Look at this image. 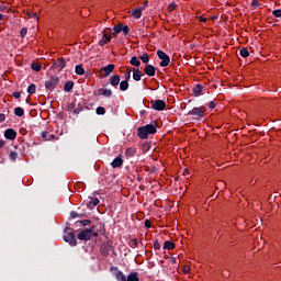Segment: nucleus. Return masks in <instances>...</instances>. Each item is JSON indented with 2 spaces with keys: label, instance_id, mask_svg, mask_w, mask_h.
Returning <instances> with one entry per match:
<instances>
[{
  "label": "nucleus",
  "instance_id": "38",
  "mask_svg": "<svg viewBox=\"0 0 281 281\" xmlns=\"http://www.w3.org/2000/svg\"><path fill=\"white\" fill-rule=\"evenodd\" d=\"M20 35H21V38H25V36L27 35V27H23V29L20 31Z\"/></svg>",
  "mask_w": 281,
  "mask_h": 281
},
{
  "label": "nucleus",
  "instance_id": "13",
  "mask_svg": "<svg viewBox=\"0 0 281 281\" xmlns=\"http://www.w3.org/2000/svg\"><path fill=\"white\" fill-rule=\"evenodd\" d=\"M122 164H124V160L122 159V156H117L112 162V168H121Z\"/></svg>",
  "mask_w": 281,
  "mask_h": 281
},
{
  "label": "nucleus",
  "instance_id": "24",
  "mask_svg": "<svg viewBox=\"0 0 281 281\" xmlns=\"http://www.w3.org/2000/svg\"><path fill=\"white\" fill-rule=\"evenodd\" d=\"M71 89H74V81H67L64 85V90L66 91V93H69V91H71Z\"/></svg>",
  "mask_w": 281,
  "mask_h": 281
},
{
  "label": "nucleus",
  "instance_id": "48",
  "mask_svg": "<svg viewBox=\"0 0 281 281\" xmlns=\"http://www.w3.org/2000/svg\"><path fill=\"white\" fill-rule=\"evenodd\" d=\"M199 21H201L202 23H207V19L203 18V15H200Z\"/></svg>",
  "mask_w": 281,
  "mask_h": 281
},
{
  "label": "nucleus",
  "instance_id": "5",
  "mask_svg": "<svg viewBox=\"0 0 281 281\" xmlns=\"http://www.w3.org/2000/svg\"><path fill=\"white\" fill-rule=\"evenodd\" d=\"M157 56L160 58V67H168L170 65V57L164 50H157Z\"/></svg>",
  "mask_w": 281,
  "mask_h": 281
},
{
  "label": "nucleus",
  "instance_id": "52",
  "mask_svg": "<svg viewBox=\"0 0 281 281\" xmlns=\"http://www.w3.org/2000/svg\"><path fill=\"white\" fill-rule=\"evenodd\" d=\"M217 186H222L223 188H225V182L220 181Z\"/></svg>",
  "mask_w": 281,
  "mask_h": 281
},
{
  "label": "nucleus",
  "instance_id": "29",
  "mask_svg": "<svg viewBox=\"0 0 281 281\" xmlns=\"http://www.w3.org/2000/svg\"><path fill=\"white\" fill-rule=\"evenodd\" d=\"M139 58L142 60V63H144L145 65L150 61V57L148 56L147 53H144Z\"/></svg>",
  "mask_w": 281,
  "mask_h": 281
},
{
  "label": "nucleus",
  "instance_id": "20",
  "mask_svg": "<svg viewBox=\"0 0 281 281\" xmlns=\"http://www.w3.org/2000/svg\"><path fill=\"white\" fill-rule=\"evenodd\" d=\"M126 281H139V274L137 272H132L126 277Z\"/></svg>",
  "mask_w": 281,
  "mask_h": 281
},
{
  "label": "nucleus",
  "instance_id": "43",
  "mask_svg": "<svg viewBox=\"0 0 281 281\" xmlns=\"http://www.w3.org/2000/svg\"><path fill=\"white\" fill-rule=\"evenodd\" d=\"M13 98H15V100H19V98H21V92L19 91L13 92Z\"/></svg>",
  "mask_w": 281,
  "mask_h": 281
},
{
  "label": "nucleus",
  "instance_id": "1",
  "mask_svg": "<svg viewBox=\"0 0 281 281\" xmlns=\"http://www.w3.org/2000/svg\"><path fill=\"white\" fill-rule=\"evenodd\" d=\"M157 127L153 124H147L143 127H138V137L140 139H148L149 135H155Z\"/></svg>",
  "mask_w": 281,
  "mask_h": 281
},
{
  "label": "nucleus",
  "instance_id": "56",
  "mask_svg": "<svg viewBox=\"0 0 281 281\" xmlns=\"http://www.w3.org/2000/svg\"><path fill=\"white\" fill-rule=\"evenodd\" d=\"M75 113H80V111H78V110H75Z\"/></svg>",
  "mask_w": 281,
  "mask_h": 281
},
{
  "label": "nucleus",
  "instance_id": "39",
  "mask_svg": "<svg viewBox=\"0 0 281 281\" xmlns=\"http://www.w3.org/2000/svg\"><path fill=\"white\" fill-rule=\"evenodd\" d=\"M47 135H49V133H47V132H42V138H43V139H54V135H50L49 138H47Z\"/></svg>",
  "mask_w": 281,
  "mask_h": 281
},
{
  "label": "nucleus",
  "instance_id": "3",
  "mask_svg": "<svg viewBox=\"0 0 281 281\" xmlns=\"http://www.w3.org/2000/svg\"><path fill=\"white\" fill-rule=\"evenodd\" d=\"M98 236V233H95V228L91 227V228H87L85 231H81L78 234V239L79 240H91V238Z\"/></svg>",
  "mask_w": 281,
  "mask_h": 281
},
{
  "label": "nucleus",
  "instance_id": "10",
  "mask_svg": "<svg viewBox=\"0 0 281 281\" xmlns=\"http://www.w3.org/2000/svg\"><path fill=\"white\" fill-rule=\"evenodd\" d=\"M120 75H114L110 77V85L114 87V89H117V87H120Z\"/></svg>",
  "mask_w": 281,
  "mask_h": 281
},
{
  "label": "nucleus",
  "instance_id": "2",
  "mask_svg": "<svg viewBox=\"0 0 281 281\" xmlns=\"http://www.w3.org/2000/svg\"><path fill=\"white\" fill-rule=\"evenodd\" d=\"M64 240L65 243H68L71 247H76V245H78L76 235L69 227H66V229L64 231Z\"/></svg>",
  "mask_w": 281,
  "mask_h": 281
},
{
  "label": "nucleus",
  "instance_id": "16",
  "mask_svg": "<svg viewBox=\"0 0 281 281\" xmlns=\"http://www.w3.org/2000/svg\"><path fill=\"white\" fill-rule=\"evenodd\" d=\"M109 42H111V35L103 34L102 38L99 41V45L104 47V45H106Z\"/></svg>",
  "mask_w": 281,
  "mask_h": 281
},
{
  "label": "nucleus",
  "instance_id": "34",
  "mask_svg": "<svg viewBox=\"0 0 281 281\" xmlns=\"http://www.w3.org/2000/svg\"><path fill=\"white\" fill-rule=\"evenodd\" d=\"M9 157H10L11 161H16L19 154L16 151H11Z\"/></svg>",
  "mask_w": 281,
  "mask_h": 281
},
{
  "label": "nucleus",
  "instance_id": "7",
  "mask_svg": "<svg viewBox=\"0 0 281 281\" xmlns=\"http://www.w3.org/2000/svg\"><path fill=\"white\" fill-rule=\"evenodd\" d=\"M64 67H66L65 59L59 58L53 64L52 69L58 74Z\"/></svg>",
  "mask_w": 281,
  "mask_h": 281
},
{
  "label": "nucleus",
  "instance_id": "54",
  "mask_svg": "<svg viewBox=\"0 0 281 281\" xmlns=\"http://www.w3.org/2000/svg\"><path fill=\"white\" fill-rule=\"evenodd\" d=\"M211 19L214 21V19H218V16H216V15H213Z\"/></svg>",
  "mask_w": 281,
  "mask_h": 281
},
{
  "label": "nucleus",
  "instance_id": "30",
  "mask_svg": "<svg viewBox=\"0 0 281 281\" xmlns=\"http://www.w3.org/2000/svg\"><path fill=\"white\" fill-rule=\"evenodd\" d=\"M119 85H120L121 91L128 90V82L126 80L121 81Z\"/></svg>",
  "mask_w": 281,
  "mask_h": 281
},
{
  "label": "nucleus",
  "instance_id": "6",
  "mask_svg": "<svg viewBox=\"0 0 281 281\" xmlns=\"http://www.w3.org/2000/svg\"><path fill=\"white\" fill-rule=\"evenodd\" d=\"M205 111V108H193L188 112V115H195V117H204Z\"/></svg>",
  "mask_w": 281,
  "mask_h": 281
},
{
  "label": "nucleus",
  "instance_id": "44",
  "mask_svg": "<svg viewBox=\"0 0 281 281\" xmlns=\"http://www.w3.org/2000/svg\"><path fill=\"white\" fill-rule=\"evenodd\" d=\"M209 109H216V103H214V101H210Z\"/></svg>",
  "mask_w": 281,
  "mask_h": 281
},
{
  "label": "nucleus",
  "instance_id": "32",
  "mask_svg": "<svg viewBox=\"0 0 281 281\" xmlns=\"http://www.w3.org/2000/svg\"><path fill=\"white\" fill-rule=\"evenodd\" d=\"M27 16H30V19H35V21H37L38 23V14L34 13V12H26Z\"/></svg>",
  "mask_w": 281,
  "mask_h": 281
},
{
  "label": "nucleus",
  "instance_id": "46",
  "mask_svg": "<svg viewBox=\"0 0 281 281\" xmlns=\"http://www.w3.org/2000/svg\"><path fill=\"white\" fill-rule=\"evenodd\" d=\"M145 227H147V228L153 227V224L150 223V221H148V220L145 221Z\"/></svg>",
  "mask_w": 281,
  "mask_h": 281
},
{
  "label": "nucleus",
  "instance_id": "55",
  "mask_svg": "<svg viewBox=\"0 0 281 281\" xmlns=\"http://www.w3.org/2000/svg\"><path fill=\"white\" fill-rule=\"evenodd\" d=\"M88 223H89V221H85V222H83V225H88Z\"/></svg>",
  "mask_w": 281,
  "mask_h": 281
},
{
  "label": "nucleus",
  "instance_id": "37",
  "mask_svg": "<svg viewBox=\"0 0 281 281\" xmlns=\"http://www.w3.org/2000/svg\"><path fill=\"white\" fill-rule=\"evenodd\" d=\"M175 10H177V4L173 2V3H170L169 5H168V11L169 12H175Z\"/></svg>",
  "mask_w": 281,
  "mask_h": 281
},
{
  "label": "nucleus",
  "instance_id": "25",
  "mask_svg": "<svg viewBox=\"0 0 281 281\" xmlns=\"http://www.w3.org/2000/svg\"><path fill=\"white\" fill-rule=\"evenodd\" d=\"M239 54L241 58H249V49H247V47L241 48Z\"/></svg>",
  "mask_w": 281,
  "mask_h": 281
},
{
  "label": "nucleus",
  "instance_id": "14",
  "mask_svg": "<svg viewBox=\"0 0 281 281\" xmlns=\"http://www.w3.org/2000/svg\"><path fill=\"white\" fill-rule=\"evenodd\" d=\"M135 155H137V148H135V147H128L125 150V157H127V159L131 157H135Z\"/></svg>",
  "mask_w": 281,
  "mask_h": 281
},
{
  "label": "nucleus",
  "instance_id": "57",
  "mask_svg": "<svg viewBox=\"0 0 281 281\" xmlns=\"http://www.w3.org/2000/svg\"><path fill=\"white\" fill-rule=\"evenodd\" d=\"M186 172H188V169H184V172H183V175H186Z\"/></svg>",
  "mask_w": 281,
  "mask_h": 281
},
{
  "label": "nucleus",
  "instance_id": "53",
  "mask_svg": "<svg viewBox=\"0 0 281 281\" xmlns=\"http://www.w3.org/2000/svg\"><path fill=\"white\" fill-rule=\"evenodd\" d=\"M135 247H137V239H133Z\"/></svg>",
  "mask_w": 281,
  "mask_h": 281
},
{
  "label": "nucleus",
  "instance_id": "12",
  "mask_svg": "<svg viewBox=\"0 0 281 281\" xmlns=\"http://www.w3.org/2000/svg\"><path fill=\"white\" fill-rule=\"evenodd\" d=\"M98 203H100V200L98 198H89V201L87 202V207L89 210H93V207H95Z\"/></svg>",
  "mask_w": 281,
  "mask_h": 281
},
{
  "label": "nucleus",
  "instance_id": "27",
  "mask_svg": "<svg viewBox=\"0 0 281 281\" xmlns=\"http://www.w3.org/2000/svg\"><path fill=\"white\" fill-rule=\"evenodd\" d=\"M101 94L104 95V98H111L113 95V91H111V89H102Z\"/></svg>",
  "mask_w": 281,
  "mask_h": 281
},
{
  "label": "nucleus",
  "instance_id": "26",
  "mask_svg": "<svg viewBox=\"0 0 281 281\" xmlns=\"http://www.w3.org/2000/svg\"><path fill=\"white\" fill-rule=\"evenodd\" d=\"M75 72H76L78 76H85V68L82 67V65L76 66Z\"/></svg>",
  "mask_w": 281,
  "mask_h": 281
},
{
  "label": "nucleus",
  "instance_id": "49",
  "mask_svg": "<svg viewBox=\"0 0 281 281\" xmlns=\"http://www.w3.org/2000/svg\"><path fill=\"white\" fill-rule=\"evenodd\" d=\"M251 5L252 7H258V5H260V2H258V0H252Z\"/></svg>",
  "mask_w": 281,
  "mask_h": 281
},
{
  "label": "nucleus",
  "instance_id": "42",
  "mask_svg": "<svg viewBox=\"0 0 281 281\" xmlns=\"http://www.w3.org/2000/svg\"><path fill=\"white\" fill-rule=\"evenodd\" d=\"M128 25H124L122 26L121 32H123V34L126 36V34H128Z\"/></svg>",
  "mask_w": 281,
  "mask_h": 281
},
{
  "label": "nucleus",
  "instance_id": "50",
  "mask_svg": "<svg viewBox=\"0 0 281 281\" xmlns=\"http://www.w3.org/2000/svg\"><path fill=\"white\" fill-rule=\"evenodd\" d=\"M0 122H5V114H0Z\"/></svg>",
  "mask_w": 281,
  "mask_h": 281
},
{
  "label": "nucleus",
  "instance_id": "11",
  "mask_svg": "<svg viewBox=\"0 0 281 281\" xmlns=\"http://www.w3.org/2000/svg\"><path fill=\"white\" fill-rule=\"evenodd\" d=\"M5 139H16V131L9 128L4 132Z\"/></svg>",
  "mask_w": 281,
  "mask_h": 281
},
{
  "label": "nucleus",
  "instance_id": "58",
  "mask_svg": "<svg viewBox=\"0 0 281 281\" xmlns=\"http://www.w3.org/2000/svg\"><path fill=\"white\" fill-rule=\"evenodd\" d=\"M0 19H3V14H0Z\"/></svg>",
  "mask_w": 281,
  "mask_h": 281
},
{
  "label": "nucleus",
  "instance_id": "15",
  "mask_svg": "<svg viewBox=\"0 0 281 281\" xmlns=\"http://www.w3.org/2000/svg\"><path fill=\"white\" fill-rule=\"evenodd\" d=\"M155 71H156V69H155V66H153V65H147L145 67L146 76L153 77V76H155Z\"/></svg>",
  "mask_w": 281,
  "mask_h": 281
},
{
  "label": "nucleus",
  "instance_id": "40",
  "mask_svg": "<svg viewBox=\"0 0 281 281\" xmlns=\"http://www.w3.org/2000/svg\"><path fill=\"white\" fill-rule=\"evenodd\" d=\"M70 216H71L72 218H82V215L78 214V212H76V211H72V212L70 213Z\"/></svg>",
  "mask_w": 281,
  "mask_h": 281
},
{
  "label": "nucleus",
  "instance_id": "47",
  "mask_svg": "<svg viewBox=\"0 0 281 281\" xmlns=\"http://www.w3.org/2000/svg\"><path fill=\"white\" fill-rule=\"evenodd\" d=\"M183 273H186V274L190 273V267L189 266L183 267Z\"/></svg>",
  "mask_w": 281,
  "mask_h": 281
},
{
  "label": "nucleus",
  "instance_id": "23",
  "mask_svg": "<svg viewBox=\"0 0 281 281\" xmlns=\"http://www.w3.org/2000/svg\"><path fill=\"white\" fill-rule=\"evenodd\" d=\"M115 279H116L117 281H126V277L124 276V272H122V271H120V270H117V271L115 272Z\"/></svg>",
  "mask_w": 281,
  "mask_h": 281
},
{
  "label": "nucleus",
  "instance_id": "4",
  "mask_svg": "<svg viewBox=\"0 0 281 281\" xmlns=\"http://www.w3.org/2000/svg\"><path fill=\"white\" fill-rule=\"evenodd\" d=\"M58 85H60V79L58 77H50L45 81V89H47V91H54Z\"/></svg>",
  "mask_w": 281,
  "mask_h": 281
},
{
  "label": "nucleus",
  "instance_id": "28",
  "mask_svg": "<svg viewBox=\"0 0 281 281\" xmlns=\"http://www.w3.org/2000/svg\"><path fill=\"white\" fill-rule=\"evenodd\" d=\"M27 93H30V95H34V93H36V85L31 83V85L27 87Z\"/></svg>",
  "mask_w": 281,
  "mask_h": 281
},
{
  "label": "nucleus",
  "instance_id": "21",
  "mask_svg": "<svg viewBox=\"0 0 281 281\" xmlns=\"http://www.w3.org/2000/svg\"><path fill=\"white\" fill-rule=\"evenodd\" d=\"M193 93H194V95H196V97L201 95V93H203V86L196 85V86L193 88Z\"/></svg>",
  "mask_w": 281,
  "mask_h": 281
},
{
  "label": "nucleus",
  "instance_id": "17",
  "mask_svg": "<svg viewBox=\"0 0 281 281\" xmlns=\"http://www.w3.org/2000/svg\"><path fill=\"white\" fill-rule=\"evenodd\" d=\"M133 80H135L136 82H139V80H142V70H139V68H134Z\"/></svg>",
  "mask_w": 281,
  "mask_h": 281
},
{
  "label": "nucleus",
  "instance_id": "8",
  "mask_svg": "<svg viewBox=\"0 0 281 281\" xmlns=\"http://www.w3.org/2000/svg\"><path fill=\"white\" fill-rule=\"evenodd\" d=\"M151 109H154V111H164V109H166V101L164 100H156L151 103Z\"/></svg>",
  "mask_w": 281,
  "mask_h": 281
},
{
  "label": "nucleus",
  "instance_id": "31",
  "mask_svg": "<svg viewBox=\"0 0 281 281\" xmlns=\"http://www.w3.org/2000/svg\"><path fill=\"white\" fill-rule=\"evenodd\" d=\"M164 249H169V250L175 249V243H172L170 240L165 241Z\"/></svg>",
  "mask_w": 281,
  "mask_h": 281
},
{
  "label": "nucleus",
  "instance_id": "59",
  "mask_svg": "<svg viewBox=\"0 0 281 281\" xmlns=\"http://www.w3.org/2000/svg\"><path fill=\"white\" fill-rule=\"evenodd\" d=\"M145 5H148V2H145Z\"/></svg>",
  "mask_w": 281,
  "mask_h": 281
},
{
  "label": "nucleus",
  "instance_id": "51",
  "mask_svg": "<svg viewBox=\"0 0 281 281\" xmlns=\"http://www.w3.org/2000/svg\"><path fill=\"white\" fill-rule=\"evenodd\" d=\"M4 144L3 140H0V148H3Z\"/></svg>",
  "mask_w": 281,
  "mask_h": 281
},
{
  "label": "nucleus",
  "instance_id": "22",
  "mask_svg": "<svg viewBox=\"0 0 281 281\" xmlns=\"http://www.w3.org/2000/svg\"><path fill=\"white\" fill-rule=\"evenodd\" d=\"M14 115H16L18 117H23V115H25V111L23 110V108L18 106L14 109Z\"/></svg>",
  "mask_w": 281,
  "mask_h": 281
},
{
  "label": "nucleus",
  "instance_id": "9",
  "mask_svg": "<svg viewBox=\"0 0 281 281\" xmlns=\"http://www.w3.org/2000/svg\"><path fill=\"white\" fill-rule=\"evenodd\" d=\"M115 69V65L109 64L108 66L102 68V71H104V78L111 76L113 74V70Z\"/></svg>",
  "mask_w": 281,
  "mask_h": 281
},
{
  "label": "nucleus",
  "instance_id": "35",
  "mask_svg": "<svg viewBox=\"0 0 281 281\" xmlns=\"http://www.w3.org/2000/svg\"><path fill=\"white\" fill-rule=\"evenodd\" d=\"M113 34H120L122 32V24H117L113 27Z\"/></svg>",
  "mask_w": 281,
  "mask_h": 281
},
{
  "label": "nucleus",
  "instance_id": "18",
  "mask_svg": "<svg viewBox=\"0 0 281 281\" xmlns=\"http://www.w3.org/2000/svg\"><path fill=\"white\" fill-rule=\"evenodd\" d=\"M130 65H133V67H135V69H139V65H142V61H139V59H137V56H133L130 60Z\"/></svg>",
  "mask_w": 281,
  "mask_h": 281
},
{
  "label": "nucleus",
  "instance_id": "45",
  "mask_svg": "<svg viewBox=\"0 0 281 281\" xmlns=\"http://www.w3.org/2000/svg\"><path fill=\"white\" fill-rule=\"evenodd\" d=\"M131 80V69H127V75L125 76V81Z\"/></svg>",
  "mask_w": 281,
  "mask_h": 281
},
{
  "label": "nucleus",
  "instance_id": "41",
  "mask_svg": "<svg viewBox=\"0 0 281 281\" xmlns=\"http://www.w3.org/2000/svg\"><path fill=\"white\" fill-rule=\"evenodd\" d=\"M272 14H273L274 16H277V19H280V16H281V9L274 10V11L272 12Z\"/></svg>",
  "mask_w": 281,
  "mask_h": 281
},
{
  "label": "nucleus",
  "instance_id": "33",
  "mask_svg": "<svg viewBox=\"0 0 281 281\" xmlns=\"http://www.w3.org/2000/svg\"><path fill=\"white\" fill-rule=\"evenodd\" d=\"M32 69H33V71H41L42 66L38 63H33L32 64Z\"/></svg>",
  "mask_w": 281,
  "mask_h": 281
},
{
  "label": "nucleus",
  "instance_id": "36",
  "mask_svg": "<svg viewBox=\"0 0 281 281\" xmlns=\"http://www.w3.org/2000/svg\"><path fill=\"white\" fill-rule=\"evenodd\" d=\"M106 113V110L102 106L97 108V115H104Z\"/></svg>",
  "mask_w": 281,
  "mask_h": 281
},
{
  "label": "nucleus",
  "instance_id": "19",
  "mask_svg": "<svg viewBox=\"0 0 281 281\" xmlns=\"http://www.w3.org/2000/svg\"><path fill=\"white\" fill-rule=\"evenodd\" d=\"M142 12H144V8H137L132 12V16H134V19H142Z\"/></svg>",
  "mask_w": 281,
  "mask_h": 281
}]
</instances>
